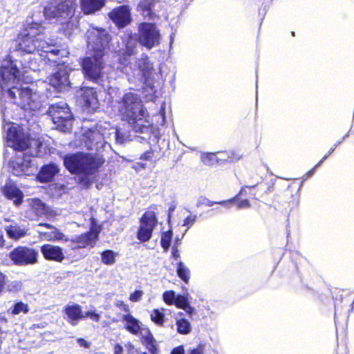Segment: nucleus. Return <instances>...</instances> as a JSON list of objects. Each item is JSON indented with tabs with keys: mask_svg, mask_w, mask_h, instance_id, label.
<instances>
[{
	"mask_svg": "<svg viewBox=\"0 0 354 354\" xmlns=\"http://www.w3.org/2000/svg\"><path fill=\"white\" fill-rule=\"evenodd\" d=\"M115 305L119 308L121 310L129 313V307L127 304H124V301L118 300L115 301Z\"/></svg>",
	"mask_w": 354,
	"mask_h": 354,
	"instance_id": "43",
	"label": "nucleus"
},
{
	"mask_svg": "<svg viewBox=\"0 0 354 354\" xmlns=\"http://www.w3.org/2000/svg\"><path fill=\"white\" fill-rule=\"evenodd\" d=\"M58 171L59 168L54 163L44 165L38 174V178L42 183L51 181Z\"/></svg>",
	"mask_w": 354,
	"mask_h": 354,
	"instance_id": "23",
	"label": "nucleus"
},
{
	"mask_svg": "<svg viewBox=\"0 0 354 354\" xmlns=\"http://www.w3.org/2000/svg\"><path fill=\"white\" fill-rule=\"evenodd\" d=\"M216 155L218 162H229V158H227V151L217 152Z\"/></svg>",
	"mask_w": 354,
	"mask_h": 354,
	"instance_id": "46",
	"label": "nucleus"
},
{
	"mask_svg": "<svg viewBox=\"0 0 354 354\" xmlns=\"http://www.w3.org/2000/svg\"><path fill=\"white\" fill-rule=\"evenodd\" d=\"M115 140L119 144H122L124 142L123 134L118 130L115 132Z\"/></svg>",
	"mask_w": 354,
	"mask_h": 354,
	"instance_id": "53",
	"label": "nucleus"
},
{
	"mask_svg": "<svg viewBox=\"0 0 354 354\" xmlns=\"http://www.w3.org/2000/svg\"><path fill=\"white\" fill-rule=\"evenodd\" d=\"M153 158V152L151 151H147L145 152L142 156H140L141 160H151Z\"/></svg>",
	"mask_w": 354,
	"mask_h": 354,
	"instance_id": "51",
	"label": "nucleus"
},
{
	"mask_svg": "<svg viewBox=\"0 0 354 354\" xmlns=\"http://www.w3.org/2000/svg\"><path fill=\"white\" fill-rule=\"evenodd\" d=\"M246 187H248V186H245V187H243L241 188V189L240 190L239 193L236 195V196H237V197H238L239 196H240V195H245V194H246V193H245V189Z\"/></svg>",
	"mask_w": 354,
	"mask_h": 354,
	"instance_id": "59",
	"label": "nucleus"
},
{
	"mask_svg": "<svg viewBox=\"0 0 354 354\" xmlns=\"http://www.w3.org/2000/svg\"><path fill=\"white\" fill-rule=\"evenodd\" d=\"M317 167H317V165H315V166L312 169H310L309 171H308V172L304 175V180H306L308 178H309V177L312 176L314 174V173H315V170H316V169H317Z\"/></svg>",
	"mask_w": 354,
	"mask_h": 354,
	"instance_id": "57",
	"label": "nucleus"
},
{
	"mask_svg": "<svg viewBox=\"0 0 354 354\" xmlns=\"http://www.w3.org/2000/svg\"><path fill=\"white\" fill-rule=\"evenodd\" d=\"M39 252L34 248L18 246L9 254V257L16 266L34 265L38 261Z\"/></svg>",
	"mask_w": 354,
	"mask_h": 354,
	"instance_id": "8",
	"label": "nucleus"
},
{
	"mask_svg": "<svg viewBox=\"0 0 354 354\" xmlns=\"http://www.w3.org/2000/svg\"><path fill=\"white\" fill-rule=\"evenodd\" d=\"M28 310L29 309L27 304L23 302H17L14 305L13 308L11 310V313L12 315H18L21 313H27Z\"/></svg>",
	"mask_w": 354,
	"mask_h": 354,
	"instance_id": "35",
	"label": "nucleus"
},
{
	"mask_svg": "<svg viewBox=\"0 0 354 354\" xmlns=\"http://www.w3.org/2000/svg\"><path fill=\"white\" fill-rule=\"evenodd\" d=\"M48 115L53 122L56 125V129L61 131H69L73 125V118L68 104L60 101L58 103L50 105Z\"/></svg>",
	"mask_w": 354,
	"mask_h": 354,
	"instance_id": "7",
	"label": "nucleus"
},
{
	"mask_svg": "<svg viewBox=\"0 0 354 354\" xmlns=\"http://www.w3.org/2000/svg\"><path fill=\"white\" fill-rule=\"evenodd\" d=\"M39 227H45L50 230L48 232H44L38 230L37 232L39 234V238L46 241H64L67 242L69 239L57 227L55 226L46 223H40L38 224Z\"/></svg>",
	"mask_w": 354,
	"mask_h": 354,
	"instance_id": "15",
	"label": "nucleus"
},
{
	"mask_svg": "<svg viewBox=\"0 0 354 354\" xmlns=\"http://www.w3.org/2000/svg\"><path fill=\"white\" fill-rule=\"evenodd\" d=\"M3 195L9 200L13 201L15 205H19L21 204L24 198V194L19 189V188L12 182L8 180L2 189Z\"/></svg>",
	"mask_w": 354,
	"mask_h": 354,
	"instance_id": "18",
	"label": "nucleus"
},
{
	"mask_svg": "<svg viewBox=\"0 0 354 354\" xmlns=\"http://www.w3.org/2000/svg\"><path fill=\"white\" fill-rule=\"evenodd\" d=\"M64 312L67 315L68 321L73 326H76L80 319L84 318L81 306L78 304L66 306Z\"/></svg>",
	"mask_w": 354,
	"mask_h": 354,
	"instance_id": "21",
	"label": "nucleus"
},
{
	"mask_svg": "<svg viewBox=\"0 0 354 354\" xmlns=\"http://www.w3.org/2000/svg\"><path fill=\"white\" fill-rule=\"evenodd\" d=\"M118 254L113 250H107L101 253L102 262L105 265H113L115 262Z\"/></svg>",
	"mask_w": 354,
	"mask_h": 354,
	"instance_id": "30",
	"label": "nucleus"
},
{
	"mask_svg": "<svg viewBox=\"0 0 354 354\" xmlns=\"http://www.w3.org/2000/svg\"><path fill=\"white\" fill-rule=\"evenodd\" d=\"M241 157V156L235 151H227V158H229L230 162L239 160Z\"/></svg>",
	"mask_w": 354,
	"mask_h": 354,
	"instance_id": "42",
	"label": "nucleus"
},
{
	"mask_svg": "<svg viewBox=\"0 0 354 354\" xmlns=\"http://www.w3.org/2000/svg\"><path fill=\"white\" fill-rule=\"evenodd\" d=\"M40 251L47 261L61 263L65 259L63 249L58 245L44 244L40 247Z\"/></svg>",
	"mask_w": 354,
	"mask_h": 354,
	"instance_id": "16",
	"label": "nucleus"
},
{
	"mask_svg": "<svg viewBox=\"0 0 354 354\" xmlns=\"http://www.w3.org/2000/svg\"><path fill=\"white\" fill-rule=\"evenodd\" d=\"M172 235V231L170 230L163 232L161 235L160 244L165 252H167L170 247Z\"/></svg>",
	"mask_w": 354,
	"mask_h": 354,
	"instance_id": "32",
	"label": "nucleus"
},
{
	"mask_svg": "<svg viewBox=\"0 0 354 354\" xmlns=\"http://www.w3.org/2000/svg\"><path fill=\"white\" fill-rule=\"evenodd\" d=\"M236 201H237V196H236L233 198H231V199H229L227 201H218L216 203V204H219L223 206L228 207L230 204H232V203L236 202Z\"/></svg>",
	"mask_w": 354,
	"mask_h": 354,
	"instance_id": "49",
	"label": "nucleus"
},
{
	"mask_svg": "<svg viewBox=\"0 0 354 354\" xmlns=\"http://www.w3.org/2000/svg\"><path fill=\"white\" fill-rule=\"evenodd\" d=\"M196 215H189L183 220V225L187 227V230L189 229L196 222Z\"/></svg>",
	"mask_w": 354,
	"mask_h": 354,
	"instance_id": "40",
	"label": "nucleus"
},
{
	"mask_svg": "<svg viewBox=\"0 0 354 354\" xmlns=\"http://www.w3.org/2000/svg\"><path fill=\"white\" fill-rule=\"evenodd\" d=\"M122 320L126 322L125 328L131 333L136 335L140 330V323L138 319L132 316L130 313L123 315Z\"/></svg>",
	"mask_w": 354,
	"mask_h": 354,
	"instance_id": "27",
	"label": "nucleus"
},
{
	"mask_svg": "<svg viewBox=\"0 0 354 354\" xmlns=\"http://www.w3.org/2000/svg\"><path fill=\"white\" fill-rule=\"evenodd\" d=\"M107 93L118 103L122 120L127 121L136 132L144 133L150 131L148 112L138 93L127 92L120 97L119 88L112 86H107Z\"/></svg>",
	"mask_w": 354,
	"mask_h": 354,
	"instance_id": "3",
	"label": "nucleus"
},
{
	"mask_svg": "<svg viewBox=\"0 0 354 354\" xmlns=\"http://www.w3.org/2000/svg\"><path fill=\"white\" fill-rule=\"evenodd\" d=\"M171 354H185L183 346H178L174 348L171 351Z\"/></svg>",
	"mask_w": 354,
	"mask_h": 354,
	"instance_id": "52",
	"label": "nucleus"
},
{
	"mask_svg": "<svg viewBox=\"0 0 354 354\" xmlns=\"http://www.w3.org/2000/svg\"><path fill=\"white\" fill-rule=\"evenodd\" d=\"M175 208H176L175 205H171L169 207V210H168V212H169V213H168L169 218H170L171 214L175 210Z\"/></svg>",
	"mask_w": 354,
	"mask_h": 354,
	"instance_id": "60",
	"label": "nucleus"
},
{
	"mask_svg": "<svg viewBox=\"0 0 354 354\" xmlns=\"http://www.w3.org/2000/svg\"><path fill=\"white\" fill-rule=\"evenodd\" d=\"M177 274L178 276L186 283H188L189 279L190 271L185 266L183 262H179L177 265Z\"/></svg>",
	"mask_w": 354,
	"mask_h": 354,
	"instance_id": "31",
	"label": "nucleus"
},
{
	"mask_svg": "<svg viewBox=\"0 0 354 354\" xmlns=\"http://www.w3.org/2000/svg\"><path fill=\"white\" fill-rule=\"evenodd\" d=\"M77 342L80 346L86 348H88L91 346V344L86 341L85 339H84L83 338H78L77 339Z\"/></svg>",
	"mask_w": 354,
	"mask_h": 354,
	"instance_id": "54",
	"label": "nucleus"
},
{
	"mask_svg": "<svg viewBox=\"0 0 354 354\" xmlns=\"http://www.w3.org/2000/svg\"><path fill=\"white\" fill-rule=\"evenodd\" d=\"M140 225L137 232V239L141 242L148 241L152 235L157 219L153 212H145L140 218Z\"/></svg>",
	"mask_w": 354,
	"mask_h": 354,
	"instance_id": "11",
	"label": "nucleus"
},
{
	"mask_svg": "<svg viewBox=\"0 0 354 354\" xmlns=\"http://www.w3.org/2000/svg\"><path fill=\"white\" fill-rule=\"evenodd\" d=\"M145 344L147 348L151 354H157L158 348L155 343V341L152 337H148L145 339Z\"/></svg>",
	"mask_w": 354,
	"mask_h": 354,
	"instance_id": "38",
	"label": "nucleus"
},
{
	"mask_svg": "<svg viewBox=\"0 0 354 354\" xmlns=\"http://www.w3.org/2000/svg\"><path fill=\"white\" fill-rule=\"evenodd\" d=\"M4 242L3 235L0 232V247H3L4 245Z\"/></svg>",
	"mask_w": 354,
	"mask_h": 354,
	"instance_id": "61",
	"label": "nucleus"
},
{
	"mask_svg": "<svg viewBox=\"0 0 354 354\" xmlns=\"http://www.w3.org/2000/svg\"><path fill=\"white\" fill-rule=\"evenodd\" d=\"M348 135H346L341 140L337 141L334 145L330 148L329 151L322 158V159L317 164V167H319L323 162L335 151V149L337 147L338 145H339L343 140L347 137Z\"/></svg>",
	"mask_w": 354,
	"mask_h": 354,
	"instance_id": "39",
	"label": "nucleus"
},
{
	"mask_svg": "<svg viewBox=\"0 0 354 354\" xmlns=\"http://www.w3.org/2000/svg\"><path fill=\"white\" fill-rule=\"evenodd\" d=\"M109 16L119 28H123L130 24L131 10L128 6H121L109 12Z\"/></svg>",
	"mask_w": 354,
	"mask_h": 354,
	"instance_id": "14",
	"label": "nucleus"
},
{
	"mask_svg": "<svg viewBox=\"0 0 354 354\" xmlns=\"http://www.w3.org/2000/svg\"><path fill=\"white\" fill-rule=\"evenodd\" d=\"M160 7L159 0H142L138 6V10L144 17L152 19Z\"/></svg>",
	"mask_w": 354,
	"mask_h": 354,
	"instance_id": "19",
	"label": "nucleus"
},
{
	"mask_svg": "<svg viewBox=\"0 0 354 354\" xmlns=\"http://www.w3.org/2000/svg\"><path fill=\"white\" fill-rule=\"evenodd\" d=\"M216 202L211 201L210 200H209L207 198H201L200 200L198 201L197 206L198 207L200 205H204L207 207H211L214 204H216Z\"/></svg>",
	"mask_w": 354,
	"mask_h": 354,
	"instance_id": "48",
	"label": "nucleus"
},
{
	"mask_svg": "<svg viewBox=\"0 0 354 354\" xmlns=\"http://www.w3.org/2000/svg\"><path fill=\"white\" fill-rule=\"evenodd\" d=\"M85 317H90L91 319L98 322L100 319V316L99 314L96 313L95 311L89 310L84 315Z\"/></svg>",
	"mask_w": 354,
	"mask_h": 354,
	"instance_id": "45",
	"label": "nucleus"
},
{
	"mask_svg": "<svg viewBox=\"0 0 354 354\" xmlns=\"http://www.w3.org/2000/svg\"><path fill=\"white\" fill-rule=\"evenodd\" d=\"M292 35L295 36V32H292Z\"/></svg>",
	"mask_w": 354,
	"mask_h": 354,
	"instance_id": "64",
	"label": "nucleus"
},
{
	"mask_svg": "<svg viewBox=\"0 0 354 354\" xmlns=\"http://www.w3.org/2000/svg\"><path fill=\"white\" fill-rule=\"evenodd\" d=\"M138 39L141 45L151 49L160 43V32L152 23H141L138 27Z\"/></svg>",
	"mask_w": 354,
	"mask_h": 354,
	"instance_id": "9",
	"label": "nucleus"
},
{
	"mask_svg": "<svg viewBox=\"0 0 354 354\" xmlns=\"http://www.w3.org/2000/svg\"><path fill=\"white\" fill-rule=\"evenodd\" d=\"M5 230L9 238L15 240L24 237L27 234L28 231L26 227L18 225L6 226Z\"/></svg>",
	"mask_w": 354,
	"mask_h": 354,
	"instance_id": "28",
	"label": "nucleus"
},
{
	"mask_svg": "<svg viewBox=\"0 0 354 354\" xmlns=\"http://www.w3.org/2000/svg\"><path fill=\"white\" fill-rule=\"evenodd\" d=\"M136 64L137 68L133 69L134 72H133V74L136 75V72H138V75H141L144 78L146 85L150 87L151 91L148 99L153 100L156 91L154 90V86H151V80L153 79L155 72L151 64L149 62V58L147 55L142 54V57L136 62Z\"/></svg>",
	"mask_w": 354,
	"mask_h": 354,
	"instance_id": "10",
	"label": "nucleus"
},
{
	"mask_svg": "<svg viewBox=\"0 0 354 354\" xmlns=\"http://www.w3.org/2000/svg\"><path fill=\"white\" fill-rule=\"evenodd\" d=\"M142 295V291L136 290L135 292L130 295L129 299L133 302L138 301L141 299Z\"/></svg>",
	"mask_w": 354,
	"mask_h": 354,
	"instance_id": "41",
	"label": "nucleus"
},
{
	"mask_svg": "<svg viewBox=\"0 0 354 354\" xmlns=\"http://www.w3.org/2000/svg\"><path fill=\"white\" fill-rule=\"evenodd\" d=\"M177 295L173 290L165 291L162 295L164 301L168 305L174 304Z\"/></svg>",
	"mask_w": 354,
	"mask_h": 354,
	"instance_id": "36",
	"label": "nucleus"
},
{
	"mask_svg": "<svg viewBox=\"0 0 354 354\" xmlns=\"http://www.w3.org/2000/svg\"><path fill=\"white\" fill-rule=\"evenodd\" d=\"M201 160L206 165H213L218 162L216 153H206L201 155Z\"/></svg>",
	"mask_w": 354,
	"mask_h": 354,
	"instance_id": "34",
	"label": "nucleus"
},
{
	"mask_svg": "<svg viewBox=\"0 0 354 354\" xmlns=\"http://www.w3.org/2000/svg\"><path fill=\"white\" fill-rule=\"evenodd\" d=\"M44 28L39 23L28 21L24 29L18 35L17 41L19 49L27 53L35 51L46 53L48 59L55 62V57H64L68 52L61 48L55 39L46 41L43 39Z\"/></svg>",
	"mask_w": 354,
	"mask_h": 354,
	"instance_id": "4",
	"label": "nucleus"
},
{
	"mask_svg": "<svg viewBox=\"0 0 354 354\" xmlns=\"http://www.w3.org/2000/svg\"><path fill=\"white\" fill-rule=\"evenodd\" d=\"M172 256L175 259L180 257L177 247L172 248Z\"/></svg>",
	"mask_w": 354,
	"mask_h": 354,
	"instance_id": "58",
	"label": "nucleus"
},
{
	"mask_svg": "<svg viewBox=\"0 0 354 354\" xmlns=\"http://www.w3.org/2000/svg\"><path fill=\"white\" fill-rule=\"evenodd\" d=\"M6 276L0 271V294L2 292L6 286Z\"/></svg>",
	"mask_w": 354,
	"mask_h": 354,
	"instance_id": "50",
	"label": "nucleus"
},
{
	"mask_svg": "<svg viewBox=\"0 0 354 354\" xmlns=\"http://www.w3.org/2000/svg\"><path fill=\"white\" fill-rule=\"evenodd\" d=\"M87 51L80 59V66L84 77L91 82L105 87L106 63L104 55L110 37L104 28L91 26L87 32Z\"/></svg>",
	"mask_w": 354,
	"mask_h": 354,
	"instance_id": "2",
	"label": "nucleus"
},
{
	"mask_svg": "<svg viewBox=\"0 0 354 354\" xmlns=\"http://www.w3.org/2000/svg\"><path fill=\"white\" fill-rule=\"evenodd\" d=\"M63 160L70 173L84 176L81 181L86 186L90 185L87 176L95 174L104 163V160L98 155L84 152L67 154L64 156Z\"/></svg>",
	"mask_w": 354,
	"mask_h": 354,
	"instance_id": "5",
	"label": "nucleus"
},
{
	"mask_svg": "<svg viewBox=\"0 0 354 354\" xmlns=\"http://www.w3.org/2000/svg\"><path fill=\"white\" fill-rule=\"evenodd\" d=\"M124 351L123 347L119 344H116L114 346V354H122Z\"/></svg>",
	"mask_w": 354,
	"mask_h": 354,
	"instance_id": "55",
	"label": "nucleus"
},
{
	"mask_svg": "<svg viewBox=\"0 0 354 354\" xmlns=\"http://www.w3.org/2000/svg\"><path fill=\"white\" fill-rule=\"evenodd\" d=\"M49 84L57 91H67L71 86L68 73L66 69H59L48 77Z\"/></svg>",
	"mask_w": 354,
	"mask_h": 354,
	"instance_id": "13",
	"label": "nucleus"
},
{
	"mask_svg": "<svg viewBox=\"0 0 354 354\" xmlns=\"http://www.w3.org/2000/svg\"><path fill=\"white\" fill-rule=\"evenodd\" d=\"M30 154L32 156H37V151H35V153H31Z\"/></svg>",
	"mask_w": 354,
	"mask_h": 354,
	"instance_id": "63",
	"label": "nucleus"
},
{
	"mask_svg": "<svg viewBox=\"0 0 354 354\" xmlns=\"http://www.w3.org/2000/svg\"><path fill=\"white\" fill-rule=\"evenodd\" d=\"M6 288L9 292H17L22 289L23 283L21 281H12L8 283H6Z\"/></svg>",
	"mask_w": 354,
	"mask_h": 354,
	"instance_id": "37",
	"label": "nucleus"
},
{
	"mask_svg": "<svg viewBox=\"0 0 354 354\" xmlns=\"http://www.w3.org/2000/svg\"><path fill=\"white\" fill-rule=\"evenodd\" d=\"M237 209H248L250 207V203L248 200L244 199L241 201H238L236 203Z\"/></svg>",
	"mask_w": 354,
	"mask_h": 354,
	"instance_id": "44",
	"label": "nucleus"
},
{
	"mask_svg": "<svg viewBox=\"0 0 354 354\" xmlns=\"http://www.w3.org/2000/svg\"><path fill=\"white\" fill-rule=\"evenodd\" d=\"M84 100L85 103L91 107L95 109L98 105V100L96 91L93 88L87 89L84 94Z\"/></svg>",
	"mask_w": 354,
	"mask_h": 354,
	"instance_id": "29",
	"label": "nucleus"
},
{
	"mask_svg": "<svg viewBox=\"0 0 354 354\" xmlns=\"http://www.w3.org/2000/svg\"><path fill=\"white\" fill-rule=\"evenodd\" d=\"M98 239V232L90 230L84 234L76 236L71 239V241L75 244L74 248H84L86 247H94Z\"/></svg>",
	"mask_w": 354,
	"mask_h": 354,
	"instance_id": "17",
	"label": "nucleus"
},
{
	"mask_svg": "<svg viewBox=\"0 0 354 354\" xmlns=\"http://www.w3.org/2000/svg\"><path fill=\"white\" fill-rule=\"evenodd\" d=\"M103 140V135L97 129H88L82 135L80 146L88 150H92L97 149L98 145H101Z\"/></svg>",
	"mask_w": 354,
	"mask_h": 354,
	"instance_id": "12",
	"label": "nucleus"
},
{
	"mask_svg": "<svg viewBox=\"0 0 354 354\" xmlns=\"http://www.w3.org/2000/svg\"><path fill=\"white\" fill-rule=\"evenodd\" d=\"M82 12L91 15L100 10L105 5L106 0H80Z\"/></svg>",
	"mask_w": 354,
	"mask_h": 354,
	"instance_id": "22",
	"label": "nucleus"
},
{
	"mask_svg": "<svg viewBox=\"0 0 354 354\" xmlns=\"http://www.w3.org/2000/svg\"><path fill=\"white\" fill-rule=\"evenodd\" d=\"M76 0H48L44 8L46 19L66 26V34H70L73 24L70 21L75 15Z\"/></svg>",
	"mask_w": 354,
	"mask_h": 354,
	"instance_id": "6",
	"label": "nucleus"
},
{
	"mask_svg": "<svg viewBox=\"0 0 354 354\" xmlns=\"http://www.w3.org/2000/svg\"><path fill=\"white\" fill-rule=\"evenodd\" d=\"M204 345L199 344L196 348H191L189 354H204Z\"/></svg>",
	"mask_w": 354,
	"mask_h": 354,
	"instance_id": "47",
	"label": "nucleus"
},
{
	"mask_svg": "<svg viewBox=\"0 0 354 354\" xmlns=\"http://www.w3.org/2000/svg\"><path fill=\"white\" fill-rule=\"evenodd\" d=\"M31 161L30 159L17 158L11 163L12 172L15 176L26 174L30 167Z\"/></svg>",
	"mask_w": 354,
	"mask_h": 354,
	"instance_id": "25",
	"label": "nucleus"
},
{
	"mask_svg": "<svg viewBox=\"0 0 354 354\" xmlns=\"http://www.w3.org/2000/svg\"><path fill=\"white\" fill-rule=\"evenodd\" d=\"M151 319L156 324L162 326L165 322V314L158 309H153L150 315Z\"/></svg>",
	"mask_w": 354,
	"mask_h": 354,
	"instance_id": "33",
	"label": "nucleus"
},
{
	"mask_svg": "<svg viewBox=\"0 0 354 354\" xmlns=\"http://www.w3.org/2000/svg\"><path fill=\"white\" fill-rule=\"evenodd\" d=\"M137 44L134 40L130 39L126 44V49L123 53L122 55L119 59V62L121 65L124 66V73L129 74L128 67L132 68V56L135 55L136 52Z\"/></svg>",
	"mask_w": 354,
	"mask_h": 354,
	"instance_id": "20",
	"label": "nucleus"
},
{
	"mask_svg": "<svg viewBox=\"0 0 354 354\" xmlns=\"http://www.w3.org/2000/svg\"><path fill=\"white\" fill-rule=\"evenodd\" d=\"M189 296L188 293L178 295L174 305L185 310L189 317H192L195 313V309L189 304Z\"/></svg>",
	"mask_w": 354,
	"mask_h": 354,
	"instance_id": "26",
	"label": "nucleus"
},
{
	"mask_svg": "<svg viewBox=\"0 0 354 354\" xmlns=\"http://www.w3.org/2000/svg\"><path fill=\"white\" fill-rule=\"evenodd\" d=\"M160 115L162 117V123H164L165 120V102H163L161 104V107H160Z\"/></svg>",
	"mask_w": 354,
	"mask_h": 354,
	"instance_id": "56",
	"label": "nucleus"
},
{
	"mask_svg": "<svg viewBox=\"0 0 354 354\" xmlns=\"http://www.w3.org/2000/svg\"><path fill=\"white\" fill-rule=\"evenodd\" d=\"M7 319L0 315V324L6 323Z\"/></svg>",
	"mask_w": 354,
	"mask_h": 354,
	"instance_id": "62",
	"label": "nucleus"
},
{
	"mask_svg": "<svg viewBox=\"0 0 354 354\" xmlns=\"http://www.w3.org/2000/svg\"><path fill=\"white\" fill-rule=\"evenodd\" d=\"M176 331L180 335H188L192 331V325L189 321L184 317L183 312L177 313L174 316Z\"/></svg>",
	"mask_w": 354,
	"mask_h": 354,
	"instance_id": "24",
	"label": "nucleus"
},
{
	"mask_svg": "<svg viewBox=\"0 0 354 354\" xmlns=\"http://www.w3.org/2000/svg\"><path fill=\"white\" fill-rule=\"evenodd\" d=\"M21 73L16 62L9 58L1 62L0 66V101L3 118V129L6 131L8 145L15 151H24L39 143L30 139V134H25L14 125L11 120L20 118L12 111L15 105L24 111H35L42 106V96L28 86H17Z\"/></svg>",
	"mask_w": 354,
	"mask_h": 354,
	"instance_id": "1",
	"label": "nucleus"
}]
</instances>
